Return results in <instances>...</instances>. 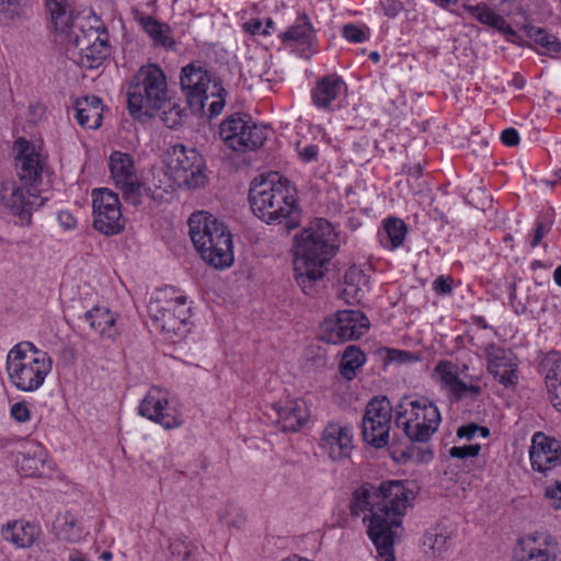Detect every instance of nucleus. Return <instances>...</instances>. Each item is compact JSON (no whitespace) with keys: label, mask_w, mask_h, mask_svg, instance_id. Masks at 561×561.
Returning a JSON list of instances; mask_svg holds the SVG:
<instances>
[{"label":"nucleus","mask_w":561,"mask_h":561,"mask_svg":"<svg viewBox=\"0 0 561 561\" xmlns=\"http://www.w3.org/2000/svg\"><path fill=\"white\" fill-rule=\"evenodd\" d=\"M190 237L202 259L215 268L233 263L232 234L227 226L207 211H197L188 219Z\"/></svg>","instance_id":"nucleus-6"},{"label":"nucleus","mask_w":561,"mask_h":561,"mask_svg":"<svg viewBox=\"0 0 561 561\" xmlns=\"http://www.w3.org/2000/svg\"><path fill=\"white\" fill-rule=\"evenodd\" d=\"M414 499L407 482L389 480L377 488L363 484L357 488L350 502L353 517L369 513L367 535L382 561H394L393 546L402 533V517Z\"/></svg>","instance_id":"nucleus-1"},{"label":"nucleus","mask_w":561,"mask_h":561,"mask_svg":"<svg viewBox=\"0 0 561 561\" xmlns=\"http://www.w3.org/2000/svg\"><path fill=\"white\" fill-rule=\"evenodd\" d=\"M473 323L482 329L489 328V324L486 323L485 319L481 316L473 317Z\"/></svg>","instance_id":"nucleus-60"},{"label":"nucleus","mask_w":561,"mask_h":561,"mask_svg":"<svg viewBox=\"0 0 561 561\" xmlns=\"http://www.w3.org/2000/svg\"><path fill=\"white\" fill-rule=\"evenodd\" d=\"M158 183L153 182V187L142 183V197L146 196L151 201L160 204L168 201V196L172 193V185H162V179H158Z\"/></svg>","instance_id":"nucleus-39"},{"label":"nucleus","mask_w":561,"mask_h":561,"mask_svg":"<svg viewBox=\"0 0 561 561\" xmlns=\"http://www.w3.org/2000/svg\"><path fill=\"white\" fill-rule=\"evenodd\" d=\"M478 434L483 438H486L490 435V430L485 426H480L476 423L462 425L457 430V437L467 440H471Z\"/></svg>","instance_id":"nucleus-43"},{"label":"nucleus","mask_w":561,"mask_h":561,"mask_svg":"<svg viewBox=\"0 0 561 561\" xmlns=\"http://www.w3.org/2000/svg\"><path fill=\"white\" fill-rule=\"evenodd\" d=\"M197 549V545L186 537H176L169 543V550L176 561L188 559Z\"/></svg>","instance_id":"nucleus-38"},{"label":"nucleus","mask_w":561,"mask_h":561,"mask_svg":"<svg viewBox=\"0 0 561 561\" xmlns=\"http://www.w3.org/2000/svg\"><path fill=\"white\" fill-rule=\"evenodd\" d=\"M529 458L531 468L545 474L561 468V439L548 436L542 432L534 433Z\"/></svg>","instance_id":"nucleus-20"},{"label":"nucleus","mask_w":561,"mask_h":561,"mask_svg":"<svg viewBox=\"0 0 561 561\" xmlns=\"http://www.w3.org/2000/svg\"><path fill=\"white\" fill-rule=\"evenodd\" d=\"M148 314L157 330L171 336H184L187 332L190 307L184 295H176L170 287L160 290L148 305Z\"/></svg>","instance_id":"nucleus-11"},{"label":"nucleus","mask_w":561,"mask_h":561,"mask_svg":"<svg viewBox=\"0 0 561 561\" xmlns=\"http://www.w3.org/2000/svg\"><path fill=\"white\" fill-rule=\"evenodd\" d=\"M545 495L548 499L551 506L557 510L561 508V480H557L554 483L548 485L545 491Z\"/></svg>","instance_id":"nucleus-48"},{"label":"nucleus","mask_w":561,"mask_h":561,"mask_svg":"<svg viewBox=\"0 0 561 561\" xmlns=\"http://www.w3.org/2000/svg\"><path fill=\"white\" fill-rule=\"evenodd\" d=\"M138 412L165 430L178 428L183 424L181 413L170 407L168 393L161 388L153 387L148 391L138 407Z\"/></svg>","instance_id":"nucleus-18"},{"label":"nucleus","mask_w":561,"mask_h":561,"mask_svg":"<svg viewBox=\"0 0 561 561\" xmlns=\"http://www.w3.org/2000/svg\"><path fill=\"white\" fill-rule=\"evenodd\" d=\"M268 129L247 114L234 113L224 119L219 136L224 144L236 152L253 151L267 139Z\"/></svg>","instance_id":"nucleus-12"},{"label":"nucleus","mask_w":561,"mask_h":561,"mask_svg":"<svg viewBox=\"0 0 561 561\" xmlns=\"http://www.w3.org/2000/svg\"><path fill=\"white\" fill-rule=\"evenodd\" d=\"M249 203L253 214L268 225L284 224L288 231L300 225L301 209L295 188L277 173L251 182Z\"/></svg>","instance_id":"nucleus-4"},{"label":"nucleus","mask_w":561,"mask_h":561,"mask_svg":"<svg viewBox=\"0 0 561 561\" xmlns=\"http://www.w3.org/2000/svg\"><path fill=\"white\" fill-rule=\"evenodd\" d=\"M84 320L101 337L114 340L118 335L117 314L107 307L95 306L84 313Z\"/></svg>","instance_id":"nucleus-28"},{"label":"nucleus","mask_w":561,"mask_h":561,"mask_svg":"<svg viewBox=\"0 0 561 561\" xmlns=\"http://www.w3.org/2000/svg\"><path fill=\"white\" fill-rule=\"evenodd\" d=\"M383 231L390 242V249H397L403 244L408 228L402 219L390 217L383 221Z\"/></svg>","instance_id":"nucleus-36"},{"label":"nucleus","mask_w":561,"mask_h":561,"mask_svg":"<svg viewBox=\"0 0 561 561\" xmlns=\"http://www.w3.org/2000/svg\"><path fill=\"white\" fill-rule=\"evenodd\" d=\"M58 222L67 230L75 229L77 219L69 210H60L57 215Z\"/></svg>","instance_id":"nucleus-53"},{"label":"nucleus","mask_w":561,"mask_h":561,"mask_svg":"<svg viewBox=\"0 0 561 561\" xmlns=\"http://www.w3.org/2000/svg\"><path fill=\"white\" fill-rule=\"evenodd\" d=\"M435 374L439 377L440 381L449 387L453 385L459 377L455 373V366L453 363L448 360L439 362L435 367Z\"/></svg>","instance_id":"nucleus-41"},{"label":"nucleus","mask_w":561,"mask_h":561,"mask_svg":"<svg viewBox=\"0 0 561 561\" xmlns=\"http://www.w3.org/2000/svg\"><path fill=\"white\" fill-rule=\"evenodd\" d=\"M337 247L336 233L324 219H318L295 237L294 276L306 295L314 294Z\"/></svg>","instance_id":"nucleus-3"},{"label":"nucleus","mask_w":561,"mask_h":561,"mask_svg":"<svg viewBox=\"0 0 561 561\" xmlns=\"http://www.w3.org/2000/svg\"><path fill=\"white\" fill-rule=\"evenodd\" d=\"M526 35L541 47L540 54L548 55L549 57H557L561 54V42L545 28L528 26Z\"/></svg>","instance_id":"nucleus-34"},{"label":"nucleus","mask_w":561,"mask_h":561,"mask_svg":"<svg viewBox=\"0 0 561 561\" xmlns=\"http://www.w3.org/2000/svg\"><path fill=\"white\" fill-rule=\"evenodd\" d=\"M5 369L14 388L23 392H34L43 386L51 371L53 360L47 352L32 342L22 341L8 352Z\"/></svg>","instance_id":"nucleus-8"},{"label":"nucleus","mask_w":561,"mask_h":561,"mask_svg":"<svg viewBox=\"0 0 561 561\" xmlns=\"http://www.w3.org/2000/svg\"><path fill=\"white\" fill-rule=\"evenodd\" d=\"M346 91L344 80L331 73L320 78L311 90L312 104L320 108L331 111L334 101Z\"/></svg>","instance_id":"nucleus-24"},{"label":"nucleus","mask_w":561,"mask_h":561,"mask_svg":"<svg viewBox=\"0 0 561 561\" xmlns=\"http://www.w3.org/2000/svg\"><path fill=\"white\" fill-rule=\"evenodd\" d=\"M138 21L156 45H161L165 48H174L175 42L171 37V28L168 24L161 23L148 15L140 16Z\"/></svg>","instance_id":"nucleus-33"},{"label":"nucleus","mask_w":561,"mask_h":561,"mask_svg":"<svg viewBox=\"0 0 561 561\" xmlns=\"http://www.w3.org/2000/svg\"><path fill=\"white\" fill-rule=\"evenodd\" d=\"M481 446L479 444H471L465 446H454L449 449L448 454L451 458H473L480 453Z\"/></svg>","instance_id":"nucleus-45"},{"label":"nucleus","mask_w":561,"mask_h":561,"mask_svg":"<svg viewBox=\"0 0 561 561\" xmlns=\"http://www.w3.org/2000/svg\"><path fill=\"white\" fill-rule=\"evenodd\" d=\"M539 371L552 391L551 404L561 413V354L556 351L547 353L540 360Z\"/></svg>","instance_id":"nucleus-25"},{"label":"nucleus","mask_w":561,"mask_h":561,"mask_svg":"<svg viewBox=\"0 0 561 561\" xmlns=\"http://www.w3.org/2000/svg\"><path fill=\"white\" fill-rule=\"evenodd\" d=\"M10 414L19 423H25L31 419L30 409L24 401L12 404Z\"/></svg>","instance_id":"nucleus-49"},{"label":"nucleus","mask_w":561,"mask_h":561,"mask_svg":"<svg viewBox=\"0 0 561 561\" xmlns=\"http://www.w3.org/2000/svg\"><path fill=\"white\" fill-rule=\"evenodd\" d=\"M93 227L105 236L121 233L126 225L118 195L108 188L92 192Z\"/></svg>","instance_id":"nucleus-15"},{"label":"nucleus","mask_w":561,"mask_h":561,"mask_svg":"<svg viewBox=\"0 0 561 561\" xmlns=\"http://www.w3.org/2000/svg\"><path fill=\"white\" fill-rule=\"evenodd\" d=\"M283 42L294 46L310 48L316 39L314 30L306 14L299 15L295 23L282 34Z\"/></svg>","instance_id":"nucleus-31"},{"label":"nucleus","mask_w":561,"mask_h":561,"mask_svg":"<svg viewBox=\"0 0 561 561\" xmlns=\"http://www.w3.org/2000/svg\"><path fill=\"white\" fill-rule=\"evenodd\" d=\"M276 413V424L283 432H298L309 421L310 411L306 401L290 399L279 401L273 405Z\"/></svg>","instance_id":"nucleus-23"},{"label":"nucleus","mask_w":561,"mask_h":561,"mask_svg":"<svg viewBox=\"0 0 561 561\" xmlns=\"http://www.w3.org/2000/svg\"><path fill=\"white\" fill-rule=\"evenodd\" d=\"M229 511H230V507H224V508H220L218 511V518L221 523L228 525V526H236V527H240L241 525L234 520H230L228 518V514H229Z\"/></svg>","instance_id":"nucleus-58"},{"label":"nucleus","mask_w":561,"mask_h":561,"mask_svg":"<svg viewBox=\"0 0 561 561\" xmlns=\"http://www.w3.org/2000/svg\"><path fill=\"white\" fill-rule=\"evenodd\" d=\"M158 112H160V118L163 124L172 129L181 126L185 116V108L179 103L172 102L168 95L165 105Z\"/></svg>","instance_id":"nucleus-37"},{"label":"nucleus","mask_w":561,"mask_h":561,"mask_svg":"<svg viewBox=\"0 0 561 561\" xmlns=\"http://www.w3.org/2000/svg\"><path fill=\"white\" fill-rule=\"evenodd\" d=\"M462 9L479 23L499 31L502 34H514V30L506 20L495 12L486 2L477 4L463 3Z\"/></svg>","instance_id":"nucleus-29"},{"label":"nucleus","mask_w":561,"mask_h":561,"mask_svg":"<svg viewBox=\"0 0 561 561\" xmlns=\"http://www.w3.org/2000/svg\"><path fill=\"white\" fill-rule=\"evenodd\" d=\"M369 329V320L359 310H340L327 318L320 325V339L327 343L339 344L357 340Z\"/></svg>","instance_id":"nucleus-14"},{"label":"nucleus","mask_w":561,"mask_h":561,"mask_svg":"<svg viewBox=\"0 0 561 561\" xmlns=\"http://www.w3.org/2000/svg\"><path fill=\"white\" fill-rule=\"evenodd\" d=\"M320 448L332 461H341L353 450V428L340 422H330L322 432Z\"/></svg>","instance_id":"nucleus-21"},{"label":"nucleus","mask_w":561,"mask_h":561,"mask_svg":"<svg viewBox=\"0 0 561 561\" xmlns=\"http://www.w3.org/2000/svg\"><path fill=\"white\" fill-rule=\"evenodd\" d=\"M165 75L158 65L142 66L127 90V104L131 115L154 116L167 103Z\"/></svg>","instance_id":"nucleus-9"},{"label":"nucleus","mask_w":561,"mask_h":561,"mask_svg":"<svg viewBox=\"0 0 561 561\" xmlns=\"http://www.w3.org/2000/svg\"><path fill=\"white\" fill-rule=\"evenodd\" d=\"M343 36L352 43H363L367 41L368 35L365 30L355 24H346L343 26L342 31Z\"/></svg>","instance_id":"nucleus-47"},{"label":"nucleus","mask_w":561,"mask_h":561,"mask_svg":"<svg viewBox=\"0 0 561 561\" xmlns=\"http://www.w3.org/2000/svg\"><path fill=\"white\" fill-rule=\"evenodd\" d=\"M440 423V411L428 397L403 396L394 405V424L411 443L430 442Z\"/></svg>","instance_id":"nucleus-7"},{"label":"nucleus","mask_w":561,"mask_h":561,"mask_svg":"<svg viewBox=\"0 0 561 561\" xmlns=\"http://www.w3.org/2000/svg\"><path fill=\"white\" fill-rule=\"evenodd\" d=\"M41 533L38 525L23 520L10 522L1 529L3 539L21 549L30 548L39 537Z\"/></svg>","instance_id":"nucleus-26"},{"label":"nucleus","mask_w":561,"mask_h":561,"mask_svg":"<svg viewBox=\"0 0 561 561\" xmlns=\"http://www.w3.org/2000/svg\"><path fill=\"white\" fill-rule=\"evenodd\" d=\"M15 171L22 186L15 183H4L1 198L7 207L23 222H30L33 210L44 204L41 197V185L49 175L47 157L36 146L24 138L14 142Z\"/></svg>","instance_id":"nucleus-2"},{"label":"nucleus","mask_w":561,"mask_h":561,"mask_svg":"<svg viewBox=\"0 0 561 561\" xmlns=\"http://www.w3.org/2000/svg\"><path fill=\"white\" fill-rule=\"evenodd\" d=\"M549 229V226H546L543 222H536L535 234L533 237V240L530 241V247H537L542 240V238L548 233Z\"/></svg>","instance_id":"nucleus-56"},{"label":"nucleus","mask_w":561,"mask_h":561,"mask_svg":"<svg viewBox=\"0 0 561 561\" xmlns=\"http://www.w3.org/2000/svg\"><path fill=\"white\" fill-rule=\"evenodd\" d=\"M69 561H90L83 553L73 551L69 556Z\"/></svg>","instance_id":"nucleus-59"},{"label":"nucleus","mask_w":561,"mask_h":561,"mask_svg":"<svg viewBox=\"0 0 561 561\" xmlns=\"http://www.w3.org/2000/svg\"><path fill=\"white\" fill-rule=\"evenodd\" d=\"M299 154L305 162L314 161L318 157V148L314 145H308L299 151Z\"/></svg>","instance_id":"nucleus-57"},{"label":"nucleus","mask_w":561,"mask_h":561,"mask_svg":"<svg viewBox=\"0 0 561 561\" xmlns=\"http://www.w3.org/2000/svg\"><path fill=\"white\" fill-rule=\"evenodd\" d=\"M181 88L192 112H204L208 99H214L208 106L209 117L218 116L226 104L227 91L219 79L207 69L196 64H188L181 70Z\"/></svg>","instance_id":"nucleus-10"},{"label":"nucleus","mask_w":561,"mask_h":561,"mask_svg":"<svg viewBox=\"0 0 561 561\" xmlns=\"http://www.w3.org/2000/svg\"><path fill=\"white\" fill-rule=\"evenodd\" d=\"M110 171L115 185L122 191L124 199L134 206L142 203V182L136 174L133 158L128 153L115 151L110 157Z\"/></svg>","instance_id":"nucleus-17"},{"label":"nucleus","mask_w":561,"mask_h":561,"mask_svg":"<svg viewBox=\"0 0 561 561\" xmlns=\"http://www.w3.org/2000/svg\"><path fill=\"white\" fill-rule=\"evenodd\" d=\"M516 561H557V541L546 531L520 537L514 551Z\"/></svg>","instance_id":"nucleus-19"},{"label":"nucleus","mask_w":561,"mask_h":561,"mask_svg":"<svg viewBox=\"0 0 561 561\" xmlns=\"http://www.w3.org/2000/svg\"><path fill=\"white\" fill-rule=\"evenodd\" d=\"M501 141L508 147L517 146L519 144V134L517 129L513 127L505 128L501 133Z\"/></svg>","instance_id":"nucleus-52"},{"label":"nucleus","mask_w":561,"mask_h":561,"mask_svg":"<svg viewBox=\"0 0 561 561\" xmlns=\"http://www.w3.org/2000/svg\"><path fill=\"white\" fill-rule=\"evenodd\" d=\"M366 355L356 346L348 345L342 355L339 369L343 378L351 381L356 377L357 370L365 364Z\"/></svg>","instance_id":"nucleus-35"},{"label":"nucleus","mask_w":561,"mask_h":561,"mask_svg":"<svg viewBox=\"0 0 561 561\" xmlns=\"http://www.w3.org/2000/svg\"><path fill=\"white\" fill-rule=\"evenodd\" d=\"M422 172V167L420 164L417 165H414L411 170H410V174L414 175L415 178H417Z\"/></svg>","instance_id":"nucleus-63"},{"label":"nucleus","mask_w":561,"mask_h":561,"mask_svg":"<svg viewBox=\"0 0 561 561\" xmlns=\"http://www.w3.org/2000/svg\"><path fill=\"white\" fill-rule=\"evenodd\" d=\"M396 353L398 354V359L400 362H404L407 358H409L411 356V354L409 352H404V351H396Z\"/></svg>","instance_id":"nucleus-62"},{"label":"nucleus","mask_w":561,"mask_h":561,"mask_svg":"<svg viewBox=\"0 0 561 561\" xmlns=\"http://www.w3.org/2000/svg\"><path fill=\"white\" fill-rule=\"evenodd\" d=\"M433 289L438 295H449L453 291V278L440 275L433 282Z\"/></svg>","instance_id":"nucleus-50"},{"label":"nucleus","mask_w":561,"mask_h":561,"mask_svg":"<svg viewBox=\"0 0 561 561\" xmlns=\"http://www.w3.org/2000/svg\"><path fill=\"white\" fill-rule=\"evenodd\" d=\"M554 283L561 287V265H559L553 272Z\"/></svg>","instance_id":"nucleus-61"},{"label":"nucleus","mask_w":561,"mask_h":561,"mask_svg":"<svg viewBox=\"0 0 561 561\" xmlns=\"http://www.w3.org/2000/svg\"><path fill=\"white\" fill-rule=\"evenodd\" d=\"M61 531L65 533L64 538L68 541H77L81 538V530L78 525V520L72 516L65 517Z\"/></svg>","instance_id":"nucleus-46"},{"label":"nucleus","mask_w":561,"mask_h":561,"mask_svg":"<svg viewBox=\"0 0 561 561\" xmlns=\"http://www.w3.org/2000/svg\"><path fill=\"white\" fill-rule=\"evenodd\" d=\"M367 285V278L364 272L357 267H350L344 274V283L339 297L348 305L360 302L364 297V286Z\"/></svg>","instance_id":"nucleus-30"},{"label":"nucleus","mask_w":561,"mask_h":561,"mask_svg":"<svg viewBox=\"0 0 561 561\" xmlns=\"http://www.w3.org/2000/svg\"><path fill=\"white\" fill-rule=\"evenodd\" d=\"M168 165L175 181L188 188L201 187L206 182L205 161L196 149L181 144L173 146Z\"/></svg>","instance_id":"nucleus-16"},{"label":"nucleus","mask_w":561,"mask_h":561,"mask_svg":"<svg viewBox=\"0 0 561 561\" xmlns=\"http://www.w3.org/2000/svg\"><path fill=\"white\" fill-rule=\"evenodd\" d=\"M24 0H0V12L13 15L18 13Z\"/></svg>","instance_id":"nucleus-54"},{"label":"nucleus","mask_w":561,"mask_h":561,"mask_svg":"<svg viewBox=\"0 0 561 561\" xmlns=\"http://www.w3.org/2000/svg\"><path fill=\"white\" fill-rule=\"evenodd\" d=\"M449 537L443 534H428L425 536L424 545L428 546L437 556H442L448 548Z\"/></svg>","instance_id":"nucleus-42"},{"label":"nucleus","mask_w":561,"mask_h":561,"mask_svg":"<svg viewBox=\"0 0 561 561\" xmlns=\"http://www.w3.org/2000/svg\"><path fill=\"white\" fill-rule=\"evenodd\" d=\"M95 16L77 14L65 30L56 32L57 41L65 47L67 57L82 68L94 69L102 65L110 53L107 34Z\"/></svg>","instance_id":"nucleus-5"},{"label":"nucleus","mask_w":561,"mask_h":561,"mask_svg":"<svg viewBox=\"0 0 561 561\" xmlns=\"http://www.w3.org/2000/svg\"><path fill=\"white\" fill-rule=\"evenodd\" d=\"M55 33L70 23L78 13L75 12L72 0H45Z\"/></svg>","instance_id":"nucleus-32"},{"label":"nucleus","mask_w":561,"mask_h":561,"mask_svg":"<svg viewBox=\"0 0 561 561\" xmlns=\"http://www.w3.org/2000/svg\"><path fill=\"white\" fill-rule=\"evenodd\" d=\"M244 30L253 35L255 34H262V35H268L270 31L266 28H263V24L260 20H250L243 25Z\"/></svg>","instance_id":"nucleus-55"},{"label":"nucleus","mask_w":561,"mask_h":561,"mask_svg":"<svg viewBox=\"0 0 561 561\" xmlns=\"http://www.w3.org/2000/svg\"><path fill=\"white\" fill-rule=\"evenodd\" d=\"M448 389L458 400L467 396L476 398L481 392L480 386L467 385L460 378H458L453 385H450Z\"/></svg>","instance_id":"nucleus-40"},{"label":"nucleus","mask_w":561,"mask_h":561,"mask_svg":"<svg viewBox=\"0 0 561 561\" xmlns=\"http://www.w3.org/2000/svg\"><path fill=\"white\" fill-rule=\"evenodd\" d=\"M392 419L394 420V407L390 400L385 396L373 398L362 419L364 442L376 449L388 446Z\"/></svg>","instance_id":"nucleus-13"},{"label":"nucleus","mask_w":561,"mask_h":561,"mask_svg":"<svg viewBox=\"0 0 561 561\" xmlns=\"http://www.w3.org/2000/svg\"><path fill=\"white\" fill-rule=\"evenodd\" d=\"M75 119L83 128L96 129L102 124V101L95 95H87L75 102Z\"/></svg>","instance_id":"nucleus-27"},{"label":"nucleus","mask_w":561,"mask_h":561,"mask_svg":"<svg viewBox=\"0 0 561 561\" xmlns=\"http://www.w3.org/2000/svg\"><path fill=\"white\" fill-rule=\"evenodd\" d=\"M20 470L25 476H35L39 472L41 467L44 466V460L42 458H36L35 456H30L26 454L22 455V459L18 460Z\"/></svg>","instance_id":"nucleus-44"},{"label":"nucleus","mask_w":561,"mask_h":561,"mask_svg":"<svg viewBox=\"0 0 561 561\" xmlns=\"http://www.w3.org/2000/svg\"><path fill=\"white\" fill-rule=\"evenodd\" d=\"M369 59L375 61V62L379 61V59H380L379 53L378 51H371L369 54Z\"/></svg>","instance_id":"nucleus-64"},{"label":"nucleus","mask_w":561,"mask_h":561,"mask_svg":"<svg viewBox=\"0 0 561 561\" xmlns=\"http://www.w3.org/2000/svg\"><path fill=\"white\" fill-rule=\"evenodd\" d=\"M380 3L385 15L391 19L396 18L403 9V5L399 0H383Z\"/></svg>","instance_id":"nucleus-51"},{"label":"nucleus","mask_w":561,"mask_h":561,"mask_svg":"<svg viewBox=\"0 0 561 561\" xmlns=\"http://www.w3.org/2000/svg\"><path fill=\"white\" fill-rule=\"evenodd\" d=\"M488 352V370L504 387H513L518 382L517 359L511 350L490 345Z\"/></svg>","instance_id":"nucleus-22"}]
</instances>
